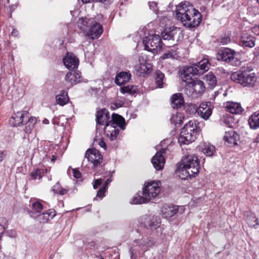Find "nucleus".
<instances>
[{"instance_id":"ea45409f","label":"nucleus","mask_w":259,"mask_h":259,"mask_svg":"<svg viewBox=\"0 0 259 259\" xmlns=\"http://www.w3.org/2000/svg\"><path fill=\"white\" fill-rule=\"evenodd\" d=\"M44 175V171L42 169H36L32 171L29 176L30 179L33 180L41 179Z\"/></svg>"},{"instance_id":"de8ad7c7","label":"nucleus","mask_w":259,"mask_h":259,"mask_svg":"<svg viewBox=\"0 0 259 259\" xmlns=\"http://www.w3.org/2000/svg\"><path fill=\"white\" fill-rule=\"evenodd\" d=\"M141 241V245H143L144 247L147 248L148 250L150 247H152L155 244V241L151 239L147 238Z\"/></svg>"},{"instance_id":"39448f33","label":"nucleus","mask_w":259,"mask_h":259,"mask_svg":"<svg viewBox=\"0 0 259 259\" xmlns=\"http://www.w3.org/2000/svg\"><path fill=\"white\" fill-rule=\"evenodd\" d=\"M194 75L191 74L190 79L188 81L181 78L182 81L185 82L186 85L185 88V93L189 97L197 99L202 95L205 91V86L204 82L199 79L193 80Z\"/></svg>"},{"instance_id":"473e14b6","label":"nucleus","mask_w":259,"mask_h":259,"mask_svg":"<svg viewBox=\"0 0 259 259\" xmlns=\"http://www.w3.org/2000/svg\"><path fill=\"white\" fill-rule=\"evenodd\" d=\"M80 73L78 72H71L67 73L65 80L67 82L70 83L71 85L76 84L80 81Z\"/></svg>"},{"instance_id":"680f3d73","label":"nucleus","mask_w":259,"mask_h":259,"mask_svg":"<svg viewBox=\"0 0 259 259\" xmlns=\"http://www.w3.org/2000/svg\"><path fill=\"white\" fill-rule=\"evenodd\" d=\"M18 31L15 29H13L11 33L12 35L14 36H17L18 35Z\"/></svg>"},{"instance_id":"b1692460","label":"nucleus","mask_w":259,"mask_h":259,"mask_svg":"<svg viewBox=\"0 0 259 259\" xmlns=\"http://www.w3.org/2000/svg\"><path fill=\"white\" fill-rule=\"evenodd\" d=\"M131 78L130 73L126 71L120 72L116 75L115 82L117 85L120 86L128 82Z\"/></svg>"},{"instance_id":"6ab92c4d","label":"nucleus","mask_w":259,"mask_h":259,"mask_svg":"<svg viewBox=\"0 0 259 259\" xmlns=\"http://www.w3.org/2000/svg\"><path fill=\"white\" fill-rule=\"evenodd\" d=\"M56 215V213L54 209H49L42 213L38 214L36 217V220L40 223H46L49 220L53 219Z\"/></svg>"},{"instance_id":"4d7b16f0","label":"nucleus","mask_w":259,"mask_h":259,"mask_svg":"<svg viewBox=\"0 0 259 259\" xmlns=\"http://www.w3.org/2000/svg\"><path fill=\"white\" fill-rule=\"evenodd\" d=\"M96 2L102 3L105 5H109L112 3L114 0H96Z\"/></svg>"},{"instance_id":"bf43d9fd","label":"nucleus","mask_w":259,"mask_h":259,"mask_svg":"<svg viewBox=\"0 0 259 259\" xmlns=\"http://www.w3.org/2000/svg\"><path fill=\"white\" fill-rule=\"evenodd\" d=\"M112 181V180L111 179H108L106 180L105 183H104L103 186L102 188H104L106 190H107L108 186L109 184V183Z\"/></svg>"},{"instance_id":"7ed1b4c3","label":"nucleus","mask_w":259,"mask_h":259,"mask_svg":"<svg viewBox=\"0 0 259 259\" xmlns=\"http://www.w3.org/2000/svg\"><path fill=\"white\" fill-rule=\"evenodd\" d=\"M200 132L198 123L195 120L189 121L182 128L178 138V142L182 145H188L194 142Z\"/></svg>"},{"instance_id":"6e6d98bb","label":"nucleus","mask_w":259,"mask_h":259,"mask_svg":"<svg viewBox=\"0 0 259 259\" xmlns=\"http://www.w3.org/2000/svg\"><path fill=\"white\" fill-rule=\"evenodd\" d=\"M102 183V180L101 179H97L95 181L94 184H93V187L95 189H96L98 186L101 185Z\"/></svg>"},{"instance_id":"a18cd8bd","label":"nucleus","mask_w":259,"mask_h":259,"mask_svg":"<svg viewBox=\"0 0 259 259\" xmlns=\"http://www.w3.org/2000/svg\"><path fill=\"white\" fill-rule=\"evenodd\" d=\"M136 87L133 85H127L121 88V92L123 94L128 93L130 95H134L136 93Z\"/></svg>"},{"instance_id":"864d4df0","label":"nucleus","mask_w":259,"mask_h":259,"mask_svg":"<svg viewBox=\"0 0 259 259\" xmlns=\"http://www.w3.org/2000/svg\"><path fill=\"white\" fill-rule=\"evenodd\" d=\"M72 171H73V176H74V177L75 178H76V179H79V178H81V174L79 171V170H78L77 169L75 168V169H73Z\"/></svg>"},{"instance_id":"f3484780","label":"nucleus","mask_w":259,"mask_h":259,"mask_svg":"<svg viewBox=\"0 0 259 259\" xmlns=\"http://www.w3.org/2000/svg\"><path fill=\"white\" fill-rule=\"evenodd\" d=\"M125 124V120L121 116L113 113L111 115V118L109 120V122L107 123L106 125L108 126H118L121 129L124 130V126Z\"/></svg>"},{"instance_id":"79ce46f5","label":"nucleus","mask_w":259,"mask_h":259,"mask_svg":"<svg viewBox=\"0 0 259 259\" xmlns=\"http://www.w3.org/2000/svg\"><path fill=\"white\" fill-rule=\"evenodd\" d=\"M199 107L197 105L193 103L188 104L186 107V110L187 113L191 115H198Z\"/></svg>"},{"instance_id":"37998d69","label":"nucleus","mask_w":259,"mask_h":259,"mask_svg":"<svg viewBox=\"0 0 259 259\" xmlns=\"http://www.w3.org/2000/svg\"><path fill=\"white\" fill-rule=\"evenodd\" d=\"M183 117L179 113H177L175 115H172L170 121L171 122L174 124L176 126H180L183 122Z\"/></svg>"},{"instance_id":"c85d7f7f","label":"nucleus","mask_w":259,"mask_h":259,"mask_svg":"<svg viewBox=\"0 0 259 259\" xmlns=\"http://www.w3.org/2000/svg\"><path fill=\"white\" fill-rule=\"evenodd\" d=\"M104 133L110 140L113 141L117 139L119 131L115 126H105Z\"/></svg>"},{"instance_id":"2eb2a0df","label":"nucleus","mask_w":259,"mask_h":259,"mask_svg":"<svg viewBox=\"0 0 259 259\" xmlns=\"http://www.w3.org/2000/svg\"><path fill=\"white\" fill-rule=\"evenodd\" d=\"M63 61L66 67L69 70L77 68L79 64L78 59L72 53H68Z\"/></svg>"},{"instance_id":"2f4dec72","label":"nucleus","mask_w":259,"mask_h":259,"mask_svg":"<svg viewBox=\"0 0 259 259\" xmlns=\"http://www.w3.org/2000/svg\"><path fill=\"white\" fill-rule=\"evenodd\" d=\"M31 210L29 212L30 215L31 217L35 218L33 214L40 213L43 209V206L41 203L38 200H30Z\"/></svg>"},{"instance_id":"a878e982","label":"nucleus","mask_w":259,"mask_h":259,"mask_svg":"<svg viewBox=\"0 0 259 259\" xmlns=\"http://www.w3.org/2000/svg\"><path fill=\"white\" fill-rule=\"evenodd\" d=\"M227 110L232 114H240L243 111L241 105L237 102H228L226 104Z\"/></svg>"},{"instance_id":"9d476101","label":"nucleus","mask_w":259,"mask_h":259,"mask_svg":"<svg viewBox=\"0 0 259 259\" xmlns=\"http://www.w3.org/2000/svg\"><path fill=\"white\" fill-rule=\"evenodd\" d=\"M236 52L229 48L221 50L218 54L217 59L230 63L233 66L238 65L240 61L235 57Z\"/></svg>"},{"instance_id":"cd10ccee","label":"nucleus","mask_w":259,"mask_h":259,"mask_svg":"<svg viewBox=\"0 0 259 259\" xmlns=\"http://www.w3.org/2000/svg\"><path fill=\"white\" fill-rule=\"evenodd\" d=\"M92 22L93 18H81L78 21L77 26L81 30L86 33Z\"/></svg>"},{"instance_id":"052dcab7","label":"nucleus","mask_w":259,"mask_h":259,"mask_svg":"<svg viewBox=\"0 0 259 259\" xmlns=\"http://www.w3.org/2000/svg\"><path fill=\"white\" fill-rule=\"evenodd\" d=\"M99 145L101 147L103 148L104 149L106 148V144L102 139H101L100 141Z\"/></svg>"},{"instance_id":"f8f14e48","label":"nucleus","mask_w":259,"mask_h":259,"mask_svg":"<svg viewBox=\"0 0 259 259\" xmlns=\"http://www.w3.org/2000/svg\"><path fill=\"white\" fill-rule=\"evenodd\" d=\"M165 150L166 149L164 148L160 149L152 159L151 162L157 170H161L163 168L165 160L163 154L165 153Z\"/></svg>"},{"instance_id":"338daca9","label":"nucleus","mask_w":259,"mask_h":259,"mask_svg":"<svg viewBox=\"0 0 259 259\" xmlns=\"http://www.w3.org/2000/svg\"><path fill=\"white\" fill-rule=\"evenodd\" d=\"M42 123L45 124H48L49 123V121L47 119H44L42 120Z\"/></svg>"},{"instance_id":"0e129e2a","label":"nucleus","mask_w":259,"mask_h":259,"mask_svg":"<svg viewBox=\"0 0 259 259\" xmlns=\"http://www.w3.org/2000/svg\"><path fill=\"white\" fill-rule=\"evenodd\" d=\"M81 1L84 4L89 3L91 2L92 1L96 2V0H81Z\"/></svg>"},{"instance_id":"8fccbe9b","label":"nucleus","mask_w":259,"mask_h":259,"mask_svg":"<svg viewBox=\"0 0 259 259\" xmlns=\"http://www.w3.org/2000/svg\"><path fill=\"white\" fill-rule=\"evenodd\" d=\"M7 224V221L6 219L3 217H0V227L1 228L2 233H4L5 232Z\"/></svg>"},{"instance_id":"c9c22d12","label":"nucleus","mask_w":259,"mask_h":259,"mask_svg":"<svg viewBox=\"0 0 259 259\" xmlns=\"http://www.w3.org/2000/svg\"><path fill=\"white\" fill-rule=\"evenodd\" d=\"M25 120H27V122L25 123L24 131L26 134H30L36 122V118L35 117L31 116L29 117L28 116V118H26Z\"/></svg>"},{"instance_id":"5701e85b","label":"nucleus","mask_w":259,"mask_h":259,"mask_svg":"<svg viewBox=\"0 0 259 259\" xmlns=\"http://www.w3.org/2000/svg\"><path fill=\"white\" fill-rule=\"evenodd\" d=\"M179 207L176 205H164L161 208L163 217L168 218L174 216L178 212Z\"/></svg>"},{"instance_id":"4c0bfd02","label":"nucleus","mask_w":259,"mask_h":259,"mask_svg":"<svg viewBox=\"0 0 259 259\" xmlns=\"http://www.w3.org/2000/svg\"><path fill=\"white\" fill-rule=\"evenodd\" d=\"M204 79L206 80L209 86L214 87L217 84V79L213 73L211 72H208L205 75Z\"/></svg>"},{"instance_id":"7c9ffc66","label":"nucleus","mask_w":259,"mask_h":259,"mask_svg":"<svg viewBox=\"0 0 259 259\" xmlns=\"http://www.w3.org/2000/svg\"><path fill=\"white\" fill-rule=\"evenodd\" d=\"M171 106L174 108H180L184 103L183 95L181 93L175 94L171 98Z\"/></svg>"},{"instance_id":"4468645a","label":"nucleus","mask_w":259,"mask_h":259,"mask_svg":"<svg viewBox=\"0 0 259 259\" xmlns=\"http://www.w3.org/2000/svg\"><path fill=\"white\" fill-rule=\"evenodd\" d=\"M29 113L26 111L18 112L10 119V124L13 126H20L26 118H28Z\"/></svg>"},{"instance_id":"72a5a7b5","label":"nucleus","mask_w":259,"mask_h":259,"mask_svg":"<svg viewBox=\"0 0 259 259\" xmlns=\"http://www.w3.org/2000/svg\"><path fill=\"white\" fill-rule=\"evenodd\" d=\"M250 127L255 130L259 128V110L254 112L248 119Z\"/></svg>"},{"instance_id":"49530a36","label":"nucleus","mask_w":259,"mask_h":259,"mask_svg":"<svg viewBox=\"0 0 259 259\" xmlns=\"http://www.w3.org/2000/svg\"><path fill=\"white\" fill-rule=\"evenodd\" d=\"M147 202L148 201H146L144 196L143 195V196H138L137 197H134L130 201V203L133 204H139Z\"/></svg>"},{"instance_id":"9b49d317","label":"nucleus","mask_w":259,"mask_h":259,"mask_svg":"<svg viewBox=\"0 0 259 259\" xmlns=\"http://www.w3.org/2000/svg\"><path fill=\"white\" fill-rule=\"evenodd\" d=\"M85 157L88 161L96 167L102 163L103 157L100 152L96 149H89L85 153Z\"/></svg>"},{"instance_id":"ddd939ff","label":"nucleus","mask_w":259,"mask_h":259,"mask_svg":"<svg viewBox=\"0 0 259 259\" xmlns=\"http://www.w3.org/2000/svg\"><path fill=\"white\" fill-rule=\"evenodd\" d=\"M90 25V27L89 28L86 34L91 36L93 39L99 37L103 32L102 25L97 22L94 18L93 22H92Z\"/></svg>"},{"instance_id":"dca6fc26","label":"nucleus","mask_w":259,"mask_h":259,"mask_svg":"<svg viewBox=\"0 0 259 259\" xmlns=\"http://www.w3.org/2000/svg\"><path fill=\"white\" fill-rule=\"evenodd\" d=\"M147 250V248H145L143 245H141V241H135L134 244L130 250L131 259H137L141 252L144 253Z\"/></svg>"},{"instance_id":"6e6552de","label":"nucleus","mask_w":259,"mask_h":259,"mask_svg":"<svg viewBox=\"0 0 259 259\" xmlns=\"http://www.w3.org/2000/svg\"><path fill=\"white\" fill-rule=\"evenodd\" d=\"M161 186L160 181H153L146 183L143 190V195L146 201H149L152 198L156 197L160 192Z\"/></svg>"},{"instance_id":"e433bc0d","label":"nucleus","mask_w":259,"mask_h":259,"mask_svg":"<svg viewBox=\"0 0 259 259\" xmlns=\"http://www.w3.org/2000/svg\"><path fill=\"white\" fill-rule=\"evenodd\" d=\"M202 151L206 156H211L215 151V148L209 143H204L202 147Z\"/></svg>"},{"instance_id":"c756f323","label":"nucleus","mask_w":259,"mask_h":259,"mask_svg":"<svg viewBox=\"0 0 259 259\" xmlns=\"http://www.w3.org/2000/svg\"><path fill=\"white\" fill-rule=\"evenodd\" d=\"M245 221L250 227L257 228L259 224L257 219L254 213L247 212L245 214Z\"/></svg>"},{"instance_id":"c03bdc74","label":"nucleus","mask_w":259,"mask_h":259,"mask_svg":"<svg viewBox=\"0 0 259 259\" xmlns=\"http://www.w3.org/2000/svg\"><path fill=\"white\" fill-rule=\"evenodd\" d=\"M53 191L55 193L59 194L60 195H63L65 194L68 192V190L62 188L60 183L59 182H57L53 186Z\"/></svg>"},{"instance_id":"20e7f679","label":"nucleus","mask_w":259,"mask_h":259,"mask_svg":"<svg viewBox=\"0 0 259 259\" xmlns=\"http://www.w3.org/2000/svg\"><path fill=\"white\" fill-rule=\"evenodd\" d=\"M231 79L243 87H252L256 80L255 74L252 71V68L248 66L233 72L231 75Z\"/></svg>"},{"instance_id":"a19ab883","label":"nucleus","mask_w":259,"mask_h":259,"mask_svg":"<svg viewBox=\"0 0 259 259\" xmlns=\"http://www.w3.org/2000/svg\"><path fill=\"white\" fill-rule=\"evenodd\" d=\"M178 57L177 51L174 49H170L167 52L163 54L161 56L162 60H164L168 58L175 59Z\"/></svg>"},{"instance_id":"a211bd4d","label":"nucleus","mask_w":259,"mask_h":259,"mask_svg":"<svg viewBox=\"0 0 259 259\" xmlns=\"http://www.w3.org/2000/svg\"><path fill=\"white\" fill-rule=\"evenodd\" d=\"M110 120L109 112L107 109L104 108L98 111L96 115V121L100 125H105Z\"/></svg>"},{"instance_id":"774afa93","label":"nucleus","mask_w":259,"mask_h":259,"mask_svg":"<svg viewBox=\"0 0 259 259\" xmlns=\"http://www.w3.org/2000/svg\"><path fill=\"white\" fill-rule=\"evenodd\" d=\"M257 29H258V32H257V34H259V24L258 26H255L254 28H253V30H254L255 32H256V30Z\"/></svg>"},{"instance_id":"393cba45","label":"nucleus","mask_w":259,"mask_h":259,"mask_svg":"<svg viewBox=\"0 0 259 259\" xmlns=\"http://www.w3.org/2000/svg\"><path fill=\"white\" fill-rule=\"evenodd\" d=\"M161 222L157 217H148L144 222V226L147 229H156L159 227Z\"/></svg>"},{"instance_id":"f03ea898","label":"nucleus","mask_w":259,"mask_h":259,"mask_svg":"<svg viewBox=\"0 0 259 259\" xmlns=\"http://www.w3.org/2000/svg\"><path fill=\"white\" fill-rule=\"evenodd\" d=\"M200 163L195 155H188L182 159L181 163L177 169V173L183 180L195 177L199 172Z\"/></svg>"},{"instance_id":"e2e57ef3","label":"nucleus","mask_w":259,"mask_h":259,"mask_svg":"<svg viewBox=\"0 0 259 259\" xmlns=\"http://www.w3.org/2000/svg\"><path fill=\"white\" fill-rule=\"evenodd\" d=\"M5 154L3 152H0V162L4 159Z\"/></svg>"},{"instance_id":"09e8293b","label":"nucleus","mask_w":259,"mask_h":259,"mask_svg":"<svg viewBox=\"0 0 259 259\" xmlns=\"http://www.w3.org/2000/svg\"><path fill=\"white\" fill-rule=\"evenodd\" d=\"M125 102L123 100H116L111 106V107L114 109L121 107L124 104Z\"/></svg>"},{"instance_id":"412c9836","label":"nucleus","mask_w":259,"mask_h":259,"mask_svg":"<svg viewBox=\"0 0 259 259\" xmlns=\"http://www.w3.org/2000/svg\"><path fill=\"white\" fill-rule=\"evenodd\" d=\"M212 114V110L208 105L205 103H202L199 106L198 115L202 118L207 120Z\"/></svg>"},{"instance_id":"aec40b11","label":"nucleus","mask_w":259,"mask_h":259,"mask_svg":"<svg viewBox=\"0 0 259 259\" xmlns=\"http://www.w3.org/2000/svg\"><path fill=\"white\" fill-rule=\"evenodd\" d=\"M255 37L247 33L242 34L240 43L244 47L253 48L255 46Z\"/></svg>"},{"instance_id":"13d9d810","label":"nucleus","mask_w":259,"mask_h":259,"mask_svg":"<svg viewBox=\"0 0 259 259\" xmlns=\"http://www.w3.org/2000/svg\"><path fill=\"white\" fill-rule=\"evenodd\" d=\"M139 64L149 63V62L146 61L144 56H140L139 57Z\"/></svg>"},{"instance_id":"603ef678","label":"nucleus","mask_w":259,"mask_h":259,"mask_svg":"<svg viewBox=\"0 0 259 259\" xmlns=\"http://www.w3.org/2000/svg\"><path fill=\"white\" fill-rule=\"evenodd\" d=\"M106 191V190L104 188H101L97 192V196L101 198H102L104 196V193H105V192Z\"/></svg>"},{"instance_id":"1a4fd4ad","label":"nucleus","mask_w":259,"mask_h":259,"mask_svg":"<svg viewBox=\"0 0 259 259\" xmlns=\"http://www.w3.org/2000/svg\"><path fill=\"white\" fill-rule=\"evenodd\" d=\"M161 36L163 40L170 41V45L174 46L183 37L182 31L179 28L172 26L165 28L162 32Z\"/></svg>"},{"instance_id":"f704fd0d","label":"nucleus","mask_w":259,"mask_h":259,"mask_svg":"<svg viewBox=\"0 0 259 259\" xmlns=\"http://www.w3.org/2000/svg\"><path fill=\"white\" fill-rule=\"evenodd\" d=\"M57 103L61 106H64L69 101L67 92L64 90L61 91L59 94L56 97Z\"/></svg>"},{"instance_id":"3c124183","label":"nucleus","mask_w":259,"mask_h":259,"mask_svg":"<svg viewBox=\"0 0 259 259\" xmlns=\"http://www.w3.org/2000/svg\"><path fill=\"white\" fill-rule=\"evenodd\" d=\"M149 6L150 9L152 10L155 14L158 12L157 4L155 2H152L149 3Z\"/></svg>"},{"instance_id":"58836bf2","label":"nucleus","mask_w":259,"mask_h":259,"mask_svg":"<svg viewBox=\"0 0 259 259\" xmlns=\"http://www.w3.org/2000/svg\"><path fill=\"white\" fill-rule=\"evenodd\" d=\"M164 78V74L160 71H157L155 72V83L157 87L159 88H163V84L164 83L163 79Z\"/></svg>"},{"instance_id":"5fc2aeb1","label":"nucleus","mask_w":259,"mask_h":259,"mask_svg":"<svg viewBox=\"0 0 259 259\" xmlns=\"http://www.w3.org/2000/svg\"><path fill=\"white\" fill-rule=\"evenodd\" d=\"M231 40V39L228 36H225L223 37H222L221 39L220 42L222 45H226L227 44L228 42H229Z\"/></svg>"},{"instance_id":"bb28decb","label":"nucleus","mask_w":259,"mask_h":259,"mask_svg":"<svg viewBox=\"0 0 259 259\" xmlns=\"http://www.w3.org/2000/svg\"><path fill=\"white\" fill-rule=\"evenodd\" d=\"M152 65L151 63L139 64L135 66V69L138 75H142L150 72Z\"/></svg>"},{"instance_id":"0eeeda50","label":"nucleus","mask_w":259,"mask_h":259,"mask_svg":"<svg viewBox=\"0 0 259 259\" xmlns=\"http://www.w3.org/2000/svg\"><path fill=\"white\" fill-rule=\"evenodd\" d=\"M143 44L145 49L149 52L160 51L162 46L161 39L158 34H149L144 38Z\"/></svg>"},{"instance_id":"423d86ee","label":"nucleus","mask_w":259,"mask_h":259,"mask_svg":"<svg viewBox=\"0 0 259 259\" xmlns=\"http://www.w3.org/2000/svg\"><path fill=\"white\" fill-rule=\"evenodd\" d=\"M210 65V64L208 59L204 58L197 64L185 68L180 77L181 78L188 81V79H190L191 74L194 75L202 74L209 69Z\"/></svg>"},{"instance_id":"69168bd1","label":"nucleus","mask_w":259,"mask_h":259,"mask_svg":"<svg viewBox=\"0 0 259 259\" xmlns=\"http://www.w3.org/2000/svg\"><path fill=\"white\" fill-rule=\"evenodd\" d=\"M254 142L258 143H259V134L257 136L256 138L254 140Z\"/></svg>"},{"instance_id":"f257e3e1","label":"nucleus","mask_w":259,"mask_h":259,"mask_svg":"<svg viewBox=\"0 0 259 259\" xmlns=\"http://www.w3.org/2000/svg\"><path fill=\"white\" fill-rule=\"evenodd\" d=\"M175 13L177 19L187 28H194L198 26L202 20L201 13L187 1L177 5Z\"/></svg>"},{"instance_id":"4be33fe9","label":"nucleus","mask_w":259,"mask_h":259,"mask_svg":"<svg viewBox=\"0 0 259 259\" xmlns=\"http://www.w3.org/2000/svg\"><path fill=\"white\" fill-rule=\"evenodd\" d=\"M224 139L225 142L229 144L237 145V141L239 140V136L236 132L231 130L225 133Z\"/></svg>"}]
</instances>
